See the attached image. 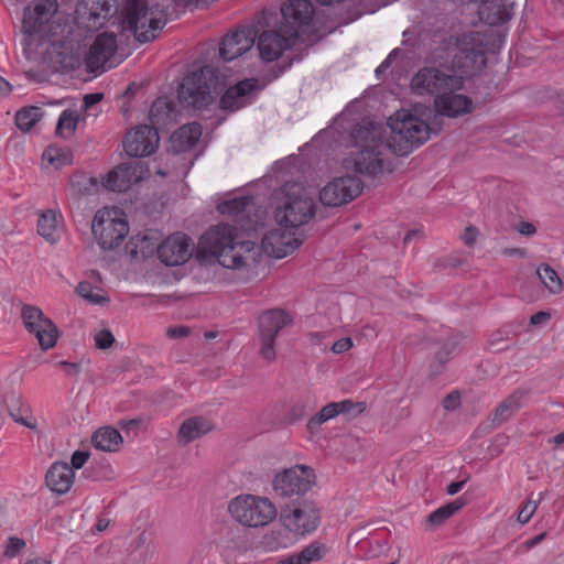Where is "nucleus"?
Segmentation results:
<instances>
[{
    "label": "nucleus",
    "mask_w": 564,
    "mask_h": 564,
    "mask_svg": "<svg viewBox=\"0 0 564 564\" xmlns=\"http://www.w3.org/2000/svg\"><path fill=\"white\" fill-rule=\"evenodd\" d=\"M452 57L451 65L441 68L424 66L410 83L412 93L417 96L434 97L445 91L462 90L465 78L479 72L486 64L485 43L479 32H467L444 37L429 56L433 64L443 66Z\"/></svg>",
    "instance_id": "obj_1"
},
{
    "label": "nucleus",
    "mask_w": 564,
    "mask_h": 564,
    "mask_svg": "<svg viewBox=\"0 0 564 564\" xmlns=\"http://www.w3.org/2000/svg\"><path fill=\"white\" fill-rule=\"evenodd\" d=\"M351 137L356 151L344 159L345 170L369 176L392 172V163L383 152L388 148L381 127L358 126L354 129Z\"/></svg>",
    "instance_id": "obj_2"
},
{
    "label": "nucleus",
    "mask_w": 564,
    "mask_h": 564,
    "mask_svg": "<svg viewBox=\"0 0 564 564\" xmlns=\"http://www.w3.org/2000/svg\"><path fill=\"white\" fill-rule=\"evenodd\" d=\"M199 246L228 269L245 268L254 250V242L240 239L236 227L228 224H218L207 230L200 238Z\"/></svg>",
    "instance_id": "obj_3"
},
{
    "label": "nucleus",
    "mask_w": 564,
    "mask_h": 564,
    "mask_svg": "<svg viewBox=\"0 0 564 564\" xmlns=\"http://www.w3.org/2000/svg\"><path fill=\"white\" fill-rule=\"evenodd\" d=\"M166 24L165 10L150 0H126L121 12V26L130 31L140 43L153 41Z\"/></svg>",
    "instance_id": "obj_4"
},
{
    "label": "nucleus",
    "mask_w": 564,
    "mask_h": 564,
    "mask_svg": "<svg viewBox=\"0 0 564 564\" xmlns=\"http://www.w3.org/2000/svg\"><path fill=\"white\" fill-rule=\"evenodd\" d=\"M390 134L384 135L387 148L404 156L430 139L431 128L421 118L408 110H399L388 120Z\"/></svg>",
    "instance_id": "obj_5"
},
{
    "label": "nucleus",
    "mask_w": 564,
    "mask_h": 564,
    "mask_svg": "<svg viewBox=\"0 0 564 564\" xmlns=\"http://www.w3.org/2000/svg\"><path fill=\"white\" fill-rule=\"evenodd\" d=\"M280 194L274 218L281 227L296 229L306 225L315 216L314 198L302 184L286 182L281 187Z\"/></svg>",
    "instance_id": "obj_6"
},
{
    "label": "nucleus",
    "mask_w": 564,
    "mask_h": 564,
    "mask_svg": "<svg viewBox=\"0 0 564 564\" xmlns=\"http://www.w3.org/2000/svg\"><path fill=\"white\" fill-rule=\"evenodd\" d=\"M227 510L236 522L248 528L264 527L276 517V508L269 498L251 494L232 498Z\"/></svg>",
    "instance_id": "obj_7"
},
{
    "label": "nucleus",
    "mask_w": 564,
    "mask_h": 564,
    "mask_svg": "<svg viewBox=\"0 0 564 564\" xmlns=\"http://www.w3.org/2000/svg\"><path fill=\"white\" fill-rule=\"evenodd\" d=\"M91 232L102 250L119 247L129 232L126 215L119 208H101L97 210L91 223Z\"/></svg>",
    "instance_id": "obj_8"
},
{
    "label": "nucleus",
    "mask_w": 564,
    "mask_h": 564,
    "mask_svg": "<svg viewBox=\"0 0 564 564\" xmlns=\"http://www.w3.org/2000/svg\"><path fill=\"white\" fill-rule=\"evenodd\" d=\"M215 72L205 66L186 76L178 89V99L188 107L202 108L212 101V91L216 89Z\"/></svg>",
    "instance_id": "obj_9"
},
{
    "label": "nucleus",
    "mask_w": 564,
    "mask_h": 564,
    "mask_svg": "<svg viewBox=\"0 0 564 564\" xmlns=\"http://www.w3.org/2000/svg\"><path fill=\"white\" fill-rule=\"evenodd\" d=\"M316 476L310 466L295 465L278 473L272 481L276 495L291 498L302 496L315 485Z\"/></svg>",
    "instance_id": "obj_10"
},
{
    "label": "nucleus",
    "mask_w": 564,
    "mask_h": 564,
    "mask_svg": "<svg viewBox=\"0 0 564 564\" xmlns=\"http://www.w3.org/2000/svg\"><path fill=\"white\" fill-rule=\"evenodd\" d=\"M283 525L292 533L305 535L314 532L321 522L319 510L312 500H303L300 503L282 510Z\"/></svg>",
    "instance_id": "obj_11"
},
{
    "label": "nucleus",
    "mask_w": 564,
    "mask_h": 564,
    "mask_svg": "<svg viewBox=\"0 0 564 564\" xmlns=\"http://www.w3.org/2000/svg\"><path fill=\"white\" fill-rule=\"evenodd\" d=\"M21 318L26 330L35 336L43 350L55 346L58 338L57 327L42 310L33 305H23Z\"/></svg>",
    "instance_id": "obj_12"
},
{
    "label": "nucleus",
    "mask_w": 564,
    "mask_h": 564,
    "mask_svg": "<svg viewBox=\"0 0 564 564\" xmlns=\"http://www.w3.org/2000/svg\"><path fill=\"white\" fill-rule=\"evenodd\" d=\"M291 322L282 310H270L259 317L260 356L267 361L275 359L274 340L279 332Z\"/></svg>",
    "instance_id": "obj_13"
},
{
    "label": "nucleus",
    "mask_w": 564,
    "mask_h": 564,
    "mask_svg": "<svg viewBox=\"0 0 564 564\" xmlns=\"http://www.w3.org/2000/svg\"><path fill=\"white\" fill-rule=\"evenodd\" d=\"M361 188V181L356 176L336 177L321 189L319 199L326 206H341L356 198Z\"/></svg>",
    "instance_id": "obj_14"
},
{
    "label": "nucleus",
    "mask_w": 564,
    "mask_h": 564,
    "mask_svg": "<svg viewBox=\"0 0 564 564\" xmlns=\"http://www.w3.org/2000/svg\"><path fill=\"white\" fill-rule=\"evenodd\" d=\"M160 144L155 128L140 124L131 129L123 139L124 152L131 158H144L153 154Z\"/></svg>",
    "instance_id": "obj_15"
},
{
    "label": "nucleus",
    "mask_w": 564,
    "mask_h": 564,
    "mask_svg": "<svg viewBox=\"0 0 564 564\" xmlns=\"http://www.w3.org/2000/svg\"><path fill=\"white\" fill-rule=\"evenodd\" d=\"M289 228H275L268 231L261 241L263 252L281 259L292 253L303 243V237Z\"/></svg>",
    "instance_id": "obj_16"
},
{
    "label": "nucleus",
    "mask_w": 564,
    "mask_h": 564,
    "mask_svg": "<svg viewBox=\"0 0 564 564\" xmlns=\"http://www.w3.org/2000/svg\"><path fill=\"white\" fill-rule=\"evenodd\" d=\"M147 173L148 167L142 162L122 163L107 174L102 185L113 192H126L133 184L143 180Z\"/></svg>",
    "instance_id": "obj_17"
},
{
    "label": "nucleus",
    "mask_w": 564,
    "mask_h": 564,
    "mask_svg": "<svg viewBox=\"0 0 564 564\" xmlns=\"http://www.w3.org/2000/svg\"><path fill=\"white\" fill-rule=\"evenodd\" d=\"M193 253V241L184 234L167 237L158 248L160 260L170 267L185 263Z\"/></svg>",
    "instance_id": "obj_18"
},
{
    "label": "nucleus",
    "mask_w": 564,
    "mask_h": 564,
    "mask_svg": "<svg viewBox=\"0 0 564 564\" xmlns=\"http://www.w3.org/2000/svg\"><path fill=\"white\" fill-rule=\"evenodd\" d=\"M296 40V33L285 32L283 34L281 31H264L258 39L259 55L265 62H273L291 48Z\"/></svg>",
    "instance_id": "obj_19"
},
{
    "label": "nucleus",
    "mask_w": 564,
    "mask_h": 564,
    "mask_svg": "<svg viewBox=\"0 0 564 564\" xmlns=\"http://www.w3.org/2000/svg\"><path fill=\"white\" fill-rule=\"evenodd\" d=\"M116 51L117 39L115 33L104 32L98 34L86 56L87 67L91 72H104L107 63L115 55Z\"/></svg>",
    "instance_id": "obj_20"
},
{
    "label": "nucleus",
    "mask_w": 564,
    "mask_h": 564,
    "mask_svg": "<svg viewBox=\"0 0 564 564\" xmlns=\"http://www.w3.org/2000/svg\"><path fill=\"white\" fill-rule=\"evenodd\" d=\"M57 8L56 0H36L33 4L26 7L22 22L24 32L29 34L40 32L56 13Z\"/></svg>",
    "instance_id": "obj_21"
},
{
    "label": "nucleus",
    "mask_w": 564,
    "mask_h": 564,
    "mask_svg": "<svg viewBox=\"0 0 564 564\" xmlns=\"http://www.w3.org/2000/svg\"><path fill=\"white\" fill-rule=\"evenodd\" d=\"M284 21L290 25L289 33L300 36V29L307 26L314 17V7L310 0H289L281 9Z\"/></svg>",
    "instance_id": "obj_22"
},
{
    "label": "nucleus",
    "mask_w": 564,
    "mask_h": 564,
    "mask_svg": "<svg viewBox=\"0 0 564 564\" xmlns=\"http://www.w3.org/2000/svg\"><path fill=\"white\" fill-rule=\"evenodd\" d=\"M460 90L445 91L434 99L435 111L448 118H457L473 110V100L459 93Z\"/></svg>",
    "instance_id": "obj_23"
},
{
    "label": "nucleus",
    "mask_w": 564,
    "mask_h": 564,
    "mask_svg": "<svg viewBox=\"0 0 564 564\" xmlns=\"http://www.w3.org/2000/svg\"><path fill=\"white\" fill-rule=\"evenodd\" d=\"M254 44V34L250 30H237L227 34L220 44L219 55L230 62L248 52Z\"/></svg>",
    "instance_id": "obj_24"
},
{
    "label": "nucleus",
    "mask_w": 564,
    "mask_h": 564,
    "mask_svg": "<svg viewBox=\"0 0 564 564\" xmlns=\"http://www.w3.org/2000/svg\"><path fill=\"white\" fill-rule=\"evenodd\" d=\"M258 80L254 78L243 79L229 87L219 100L223 110L236 111L250 101V95L257 90Z\"/></svg>",
    "instance_id": "obj_25"
},
{
    "label": "nucleus",
    "mask_w": 564,
    "mask_h": 564,
    "mask_svg": "<svg viewBox=\"0 0 564 564\" xmlns=\"http://www.w3.org/2000/svg\"><path fill=\"white\" fill-rule=\"evenodd\" d=\"M161 234L158 230H147L130 238L126 251L131 259L139 260L152 256L160 246Z\"/></svg>",
    "instance_id": "obj_26"
},
{
    "label": "nucleus",
    "mask_w": 564,
    "mask_h": 564,
    "mask_svg": "<svg viewBox=\"0 0 564 564\" xmlns=\"http://www.w3.org/2000/svg\"><path fill=\"white\" fill-rule=\"evenodd\" d=\"M37 216V234L51 245L58 242L64 227L63 216L59 210H40Z\"/></svg>",
    "instance_id": "obj_27"
},
{
    "label": "nucleus",
    "mask_w": 564,
    "mask_h": 564,
    "mask_svg": "<svg viewBox=\"0 0 564 564\" xmlns=\"http://www.w3.org/2000/svg\"><path fill=\"white\" fill-rule=\"evenodd\" d=\"M513 3L511 0H486L478 10L481 21L490 25L508 22L512 17Z\"/></svg>",
    "instance_id": "obj_28"
},
{
    "label": "nucleus",
    "mask_w": 564,
    "mask_h": 564,
    "mask_svg": "<svg viewBox=\"0 0 564 564\" xmlns=\"http://www.w3.org/2000/svg\"><path fill=\"white\" fill-rule=\"evenodd\" d=\"M74 478L75 474L66 463H54L45 476L47 487L58 495L66 494L70 489Z\"/></svg>",
    "instance_id": "obj_29"
},
{
    "label": "nucleus",
    "mask_w": 564,
    "mask_h": 564,
    "mask_svg": "<svg viewBox=\"0 0 564 564\" xmlns=\"http://www.w3.org/2000/svg\"><path fill=\"white\" fill-rule=\"evenodd\" d=\"M202 135V127L196 123H187L178 128L170 138V150L174 153L185 152L192 149Z\"/></svg>",
    "instance_id": "obj_30"
},
{
    "label": "nucleus",
    "mask_w": 564,
    "mask_h": 564,
    "mask_svg": "<svg viewBox=\"0 0 564 564\" xmlns=\"http://www.w3.org/2000/svg\"><path fill=\"white\" fill-rule=\"evenodd\" d=\"M252 205V200L250 197H235L232 199L224 200L218 204L217 210L221 215H227L232 217L234 220L239 225L242 230H249L250 226H248L245 220L248 218L250 213V207Z\"/></svg>",
    "instance_id": "obj_31"
},
{
    "label": "nucleus",
    "mask_w": 564,
    "mask_h": 564,
    "mask_svg": "<svg viewBox=\"0 0 564 564\" xmlns=\"http://www.w3.org/2000/svg\"><path fill=\"white\" fill-rule=\"evenodd\" d=\"M213 424L209 420L203 416H193L185 420L178 430V442L186 445L213 430Z\"/></svg>",
    "instance_id": "obj_32"
},
{
    "label": "nucleus",
    "mask_w": 564,
    "mask_h": 564,
    "mask_svg": "<svg viewBox=\"0 0 564 564\" xmlns=\"http://www.w3.org/2000/svg\"><path fill=\"white\" fill-rule=\"evenodd\" d=\"M91 442L97 449L104 452H117L122 444V436L118 430L110 426H104L93 434Z\"/></svg>",
    "instance_id": "obj_33"
},
{
    "label": "nucleus",
    "mask_w": 564,
    "mask_h": 564,
    "mask_svg": "<svg viewBox=\"0 0 564 564\" xmlns=\"http://www.w3.org/2000/svg\"><path fill=\"white\" fill-rule=\"evenodd\" d=\"M82 4L88 10V20L101 25L112 15L115 0H83Z\"/></svg>",
    "instance_id": "obj_34"
},
{
    "label": "nucleus",
    "mask_w": 564,
    "mask_h": 564,
    "mask_svg": "<svg viewBox=\"0 0 564 564\" xmlns=\"http://www.w3.org/2000/svg\"><path fill=\"white\" fill-rule=\"evenodd\" d=\"M464 507V501L458 498L454 501L448 502L431 512L426 518V527L429 530L444 524L452 516L458 512Z\"/></svg>",
    "instance_id": "obj_35"
},
{
    "label": "nucleus",
    "mask_w": 564,
    "mask_h": 564,
    "mask_svg": "<svg viewBox=\"0 0 564 564\" xmlns=\"http://www.w3.org/2000/svg\"><path fill=\"white\" fill-rule=\"evenodd\" d=\"M527 393L517 390L506 398L495 410V421L502 423L507 421L516 411H518L525 399Z\"/></svg>",
    "instance_id": "obj_36"
},
{
    "label": "nucleus",
    "mask_w": 564,
    "mask_h": 564,
    "mask_svg": "<svg viewBox=\"0 0 564 564\" xmlns=\"http://www.w3.org/2000/svg\"><path fill=\"white\" fill-rule=\"evenodd\" d=\"M43 161L54 169H61L73 162V154L68 148L51 145L43 152Z\"/></svg>",
    "instance_id": "obj_37"
},
{
    "label": "nucleus",
    "mask_w": 564,
    "mask_h": 564,
    "mask_svg": "<svg viewBox=\"0 0 564 564\" xmlns=\"http://www.w3.org/2000/svg\"><path fill=\"white\" fill-rule=\"evenodd\" d=\"M536 274L544 286L553 294L562 292L564 284L557 272L546 263H542L536 268Z\"/></svg>",
    "instance_id": "obj_38"
},
{
    "label": "nucleus",
    "mask_w": 564,
    "mask_h": 564,
    "mask_svg": "<svg viewBox=\"0 0 564 564\" xmlns=\"http://www.w3.org/2000/svg\"><path fill=\"white\" fill-rule=\"evenodd\" d=\"M322 556L323 547L312 543L305 546L301 552L281 561L280 564H311L312 562L321 560Z\"/></svg>",
    "instance_id": "obj_39"
},
{
    "label": "nucleus",
    "mask_w": 564,
    "mask_h": 564,
    "mask_svg": "<svg viewBox=\"0 0 564 564\" xmlns=\"http://www.w3.org/2000/svg\"><path fill=\"white\" fill-rule=\"evenodd\" d=\"M69 186L74 195L83 196L93 193L97 188V182L88 174L78 172L70 176Z\"/></svg>",
    "instance_id": "obj_40"
},
{
    "label": "nucleus",
    "mask_w": 564,
    "mask_h": 564,
    "mask_svg": "<svg viewBox=\"0 0 564 564\" xmlns=\"http://www.w3.org/2000/svg\"><path fill=\"white\" fill-rule=\"evenodd\" d=\"M78 119L79 117L74 110L66 109L62 111L56 124V134L64 139L70 138L75 133Z\"/></svg>",
    "instance_id": "obj_41"
},
{
    "label": "nucleus",
    "mask_w": 564,
    "mask_h": 564,
    "mask_svg": "<svg viewBox=\"0 0 564 564\" xmlns=\"http://www.w3.org/2000/svg\"><path fill=\"white\" fill-rule=\"evenodd\" d=\"M42 115L39 107L22 108L15 115V124L21 131L28 132L42 118Z\"/></svg>",
    "instance_id": "obj_42"
},
{
    "label": "nucleus",
    "mask_w": 564,
    "mask_h": 564,
    "mask_svg": "<svg viewBox=\"0 0 564 564\" xmlns=\"http://www.w3.org/2000/svg\"><path fill=\"white\" fill-rule=\"evenodd\" d=\"M339 415L336 402H330L323 406L314 416H312L306 426L310 432H315L318 427L329 420Z\"/></svg>",
    "instance_id": "obj_43"
},
{
    "label": "nucleus",
    "mask_w": 564,
    "mask_h": 564,
    "mask_svg": "<svg viewBox=\"0 0 564 564\" xmlns=\"http://www.w3.org/2000/svg\"><path fill=\"white\" fill-rule=\"evenodd\" d=\"M77 292L78 294L93 304H101L107 299L99 292V290H96L89 282H80L77 285Z\"/></svg>",
    "instance_id": "obj_44"
},
{
    "label": "nucleus",
    "mask_w": 564,
    "mask_h": 564,
    "mask_svg": "<svg viewBox=\"0 0 564 564\" xmlns=\"http://www.w3.org/2000/svg\"><path fill=\"white\" fill-rule=\"evenodd\" d=\"M336 403L339 414L359 415L366 411L365 402H354L352 400L347 399Z\"/></svg>",
    "instance_id": "obj_45"
},
{
    "label": "nucleus",
    "mask_w": 564,
    "mask_h": 564,
    "mask_svg": "<svg viewBox=\"0 0 564 564\" xmlns=\"http://www.w3.org/2000/svg\"><path fill=\"white\" fill-rule=\"evenodd\" d=\"M539 502H540V500L525 501L519 510L518 518H517L518 522L521 524L528 523L531 520L534 512L536 511V509L539 507Z\"/></svg>",
    "instance_id": "obj_46"
},
{
    "label": "nucleus",
    "mask_w": 564,
    "mask_h": 564,
    "mask_svg": "<svg viewBox=\"0 0 564 564\" xmlns=\"http://www.w3.org/2000/svg\"><path fill=\"white\" fill-rule=\"evenodd\" d=\"M25 546V541L18 536H10L4 551V555L12 558Z\"/></svg>",
    "instance_id": "obj_47"
},
{
    "label": "nucleus",
    "mask_w": 564,
    "mask_h": 564,
    "mask_svg": "<svg viewBox=\"0 0 564 564\" xmlns=\"http://www.w3.org/2000/svg\"><path fill=\"white\" fill-rule=\"evenodd\" d=\"M115 341L112 333L108 329H102L96 333L95 344L99 349L109 348Z\"/></svg>",
    "instance_id": "obj_48"
},
{
    "label": "nucleus",
    "mask_w": 564,
    "mask_h": 564,
    "mask_svg": "<svg viewBox=\"0 0 564 564\" xmlns=\"http://www.w3.org/2000/svg\"><path fill=\"white\" fill-rule=\"evenodd\" d=\"M443 408L447 411L456 410L460 405V394L457 391H452L443 400Z\"/></svg>",
    "instance_id": "obj_49"
},
{
    "label": "nucleus",
    "mask_w": 564,
    "mask_h": 564,
    "mask_svg": "<svg viewBox=\"0 0 564 564\" xmlns=\"http://www.w3.org/2000/svg\"><path fill=\"white\" fill-rule=\"evenodd\" d=\"M354 346L352 340L350 337H344L338 340H336L332 346V351L334 354H343L347 350H349Z\"/></svg>",
    "instance_id": "obj_50"
},
{
    "label": "nucleus",
    "mask_w": 564,
    "mask_h": 564,
    "mask_svg": "<svg viewBox=\"0 0 564 564\" xmlns=\"http://www.w3.org/2000/svg\"><path fill=\"white\" fill-rule=\"evenodd\" d=\"M89 458V453L88 452H83V451H76L73 453L72 455V469L73 468H76V469H79L82 468L85 463L87 462V459Z\"/></svg>",
    "instance_id": "obj_51"
},
{
    "label": "nucleus",
    "mask_w": 564,
    "mask_h": 564,
    "mask_svg": "<svg viewBox=\"0 0 564 564\" xmlns=\"http://www.w3.org/2000/svg\"><path fill=\"white\" fill-rule=\"evenodd\" d=\"M516 230L521 236H527V237H531V236H534L536 234L535 226L532 223H529V221H520V223H518L517 226H516Z\"/></svg>",
    "instance_id": "obj_52"
},
{
    "label": "nucleus",
    "mask_w": 564,
    "mask_h": 564,
    "mask_svg": "<svg viewBox=\"0 0 564 564\" xmlns=\"http://www.w3.org/2000/svg\"><path fill=\"white\" fill-rule=\"evenodd\" d=\"M189 334V328L186 326L170 327L166 330V335L170 338H183Z\"/></svg>",
    "instance_id": "obj_53"
},
{
    "label": "nucleus",
    "mask_w": 564,
    "mask_h": 564,
    "mask_svg": "<svg viewBox=\"0 0 564 564\" xmlns=\"http://www.w3.org/2000/svg\"><path fill=\"white\" fill-rule=\"evenodd\" d=\"M478 230L475 227H467L462 236V239L467 246H473L476 242Z\"/></svg>",
    "instance_id": "obj_54"
},
{
    "label": "nucleus",
    "mask_w": 564,
    "mask_h": 564,
    "mask_svg": "<svg viewBox=\"0 0 564 564\" xmlns=\"http://www.w3.org/2000/svg\"><path fill=\"white\" fill-rule=\"evenodd\" d=\"M101 99H102V94L96 93V94L85 95L83 98L85 109H88L93 105L99 102Z\"/></svg>",
    "instance_id": "obj_55"
},
{
    "label": "nucleus",
    "mask_w": 564,
    "mask_h": 564,
    "mask_svg": "<svg viewBox=\"0 0 564 564\" xmlns=\"http://www.w3.org/2000/svg\"><path fill=\"white\" fill-rule=\"evenodd\" d=\"M550 317H551V316H550V314H549V313H546V312H542V311H541V312H538V313H535V314H533V315L531 316V318H530V323H531L532 325H540V324H542V323H544V322L549 321V319H550Z\"/></svg>",
    "instance_id": "obj_56"
},
{
    "label": "nucleus",
    "mask_w": 564,
    "mask_h": 564,
    "mask_svg": "<svg viewBox=\"0 0 564 564\" xmlns=\"http://www.w3.org/2000/svg\"><path fill=\"white\" fill-rule=\"evenodd\" d=\"M398 50H393L389 55L388 57L378 66V68L376 69V73L379 74L381 72H383L384 69H387L392 61V58H394V56L398 54Z\"/></svg>",
    "instance_id": "obj_57"
},
{
    "label": "nucleus",
    "mask_w": 564,
    "mask_h": 564,
    "mask_svg": "<svg viewBox=\"0 0 564 564\" xmlns=\"http://www.w3.org/2000/svg\"><path fill=\"white\" fill-rule=\"evenodd\" d=\"M465 485V481H456V482H452L447 486L446 488V492L447 495L449 496H453V495H456L458 491L462 490V488L464 487Z\"/></svg>",
    "instance_id": "obj_58"
},
{
    "label": "nucleus",
    "mask_w": 564,
    "mask_h": 564,
    "mask_svg": "<svg viewBox=\"0 0 564 564\" xmlns=\"http://www.w3.org/2000/svg\"><path fill=\"white\" fill-rule=\"evenodd\" d=\"M18 405V402H15V404H12L9 406V414L10 416L18 423L22 424V425H25V426H31L22 416H20L18 413L14 412V406Z\"/></svg>",
    "instance_id": "obj_59"
},
{
    "label": "nucleus",
    "mask_w": 564,
    "mask_h": 564,
    "mask_svg": "<svg viewBox=\"0 0 564 564\" xmlns=\"http://www.w3.org/2000/svg\"><path fill=\"white\" fill-rule=\"evenodd\" d=\"M11 91V85L7 79L0 76V94L8 95Z\"/></svg>",
    "instance_id": "obj_60"
},
{
    "label": "nucleus",
    "mask_w": 564,
    "mask_h": 564,
    "mask_svg": "<svg viewBox=\"0 0 564 564\" xmlns=\"http://www.w3.org/2000/svg\"><path fill=\"white\" fill-rule=\"evenodd\" d=\"M544 536H545V533H541V534L536 535L535 538L527 541L525 542L527 547L531 549V547L535 546L544 539Z\"/></svg>",
    "instance_id": "obj_61"
},
{
    "label": "nucleus",
    "mask_w": 564,
    "mask_h": 564,
    "mask_svg": "<svg viewBox=\"0 0 564 564\" xmlns=\"http://www.w3.org/2000/svg\"><path fill=\"white\" fill-rule=\"evenodd\" d=\"M505 254L507 256H520V257H524L525 254V251L521 248H513V249H507L503 251Z\"/></svg>",
    "instance_id": "obj_62"
},
{
    "label": "nucleus",
    "mask_w": 564,
    "mask_h": 564,
    "mask_svg": "<svg viewBox=\"0 0 564 564\" xmlns=\"http://www.w3.org/2000/svg\"><path fill=\"white\" fill-rule=\"evenodd\" d=\"M24 564H51L50 560L36 557L25 562Z\"/></svg>",
    "instance_id": "obj_63"
},
{
    "label": "nucleus",
    "mask_w": 564,
    "mask_h": 564,
    "mask_svg": "<svg viewBox=\"0 0 564 564\" xmlns=\"http://www.w3.org/2000/svg\"><path fill=\"white\" fill-rule=\"evenodd\" d=\"M553 443L555 445H562L564 443V432H561V433L556 434L553 437Z\"/></svg>",
    "instance_id": "obj_64"
}]
</instances>
